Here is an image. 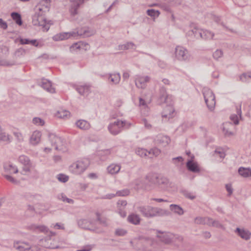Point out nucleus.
Listing matches in <instances>:
<instances>
[{"label":"nucleus","mask_w":251,"mask_h":251,"mask_svg":"<svg viewBox=\"0 0 251 251\" xmlns=\"http://www.w3.org/2000/svg\"><path fill=\"white\" fill-rule=\"evenodd\" d=\"M158 101L160 103H166L167 104L162 113L163 118L169 119L175 116V111L172 105V96L167 94L166 89L164 87H161L160 89Z\"/></svg>","instance_id":"obj_1"},{"label":"nucleus","mask_w":251,"mask_h":251,"mask_svg":"<svg viewBox=\"0 0 251 251\" xmlns=\"http://www.w3.org/2000/svg\"><path fill=\"white\" fill-rule=\"evenodd\" d=\"M94 31L88 27L82 28L77 30L76 32H64L56 34L53 37L54 41L63 40L67 39L71 37H75L76 35L82 36V37H88L94 34Z\"/></svg>","instance_id":"obj_2"},{"label":"nucleus","mask_w":251,"mask_h":251,"mask_svg":"<svg viewBox=\"0 0 251 251\" xmlns=\"http://www.w3.org/2000/svg\"><path fill=\"white\" fill-rule=\"evenodd\" d=\"M138 209L139 212L147 218L161 216L168 214V211L165 210L149 205L140 206Z\"/></svg>","instance_id":"obj_3"},{"label":"nucleus","mask_w":251,"mask_h":251,"mask_svg":"<svg viewBox=\"0 0 251 251\" xmlns=\"http://www.w3.org/2000/svg\"><path fill=\"white\" fill-rule=\"evenodd\" d=\"M202 93L208 109L212 111L214 110L216 104L214 94L209 88L206 87L202 88Z\"/></svg>","instance_id":"obj_4"},{"label":"nucleus","mask_w":251,"mask_h":251,"mask_svg":"<svg viewBox=\"0 0 251 251\" xmlns=\"http://www.w3.org/2000/svg\"><path fill=\"white\" fill-rule=\"evenodd\" d=\"M90 162L88 159L78 160L71 165L69 169L74 174L80 175L82 173L89 165Z\"/></svg>","instance_id":"obj_5"},{"label":"nucleus","mask_w":251,"mask_h":251,"mask_svg":"<svg viewBox=\"0 0 251 251\" xmlns=\"http://www.w3.org/2000/svg\"><path fill=\"white\" fill-rule=\"evenodd\" d=\"M35 10V14L32 16L33 25L36 26H44L46 23V20L42 8L38 5L36 6Z\"/></svg>","instance_id":"obj_6"},{"label":"nucleus","mask_w":251,"mask_h":251,"mask_svg":"<svg viewBox=\"0 0 251 251\" xmlns=\"http://www.w3.org/2000/svg\"><path fill=\"white\" fill-rule=\"evenodd\" d=\"M171 162L176 168L180 174L184 173L186 168L188 170V160L185 162L184 159L181 156L173 158Z\"/></svg>","instance_id":"obj_7"},{"label":"nucleus","mask_w":251,"mask_h":251,"mask_svg":"<svg viewBox=\"0 0 251 251\" xmlns=\"http://www.w3.org/2000/svg\"><path fill=\"white\" fill-rule=\"evenodd\" d=\"M126 126L125 121L117 120L112 123H110L108 126V128L109 132L113 135H117L119 133L123 127Z\"/></svg>","instance_id":"obj_8"},{"label":"nucleus","mask_w":251,"mask_h":251,"mask_svg":"<svg viewBox=\"0 0 251 251\" xmlns=\"http://www.w3.org/2000/svg\"><path fill=\"white\" fill-rule=\"evenodd\" d=\"M48 137L52 147H54L55 150L61 151L63 149V140L60 137L52 133L49 134Z\"/></svg>","instance_id":"obj_9"},{"label":"nucleus","mask_w":251,"mask_h":251,"mask_svg":"<svg viewBox=\"0 0 251 251\" xmlns=\"http://www.w3.org/2000/svg\"><path fill=\"white\" fill-rule=\"evenodd\" d=\"M150 77L148 76L137 75L135 78L136 86L142 89H144L147 86L146 83L149 82Z\"/></svg>","instance_id":"obj_10"},{"label":"nucleus","mask_w":251,"mask_h":251,"mask_svg":"<svg viewBox=\"0 0 251 251\" xmlns=\"http://www.w3.org/2000/svg\"><path fill=\"white\" fill-rule=\"evenodd\" d=\"M158 233L160 234L157 235V238H158L161 242L166 244L171 243L175 237V235L171 232L158 231Z\"/></svg>","instance_id":"obj_11"},{"label":"nucleus","mask_w":251,"mask_h":251,"mask_svg":"<svg viewBox=\"0 0 251 251\" xmlns=\"http://www.w3.org/2000/svg\"><path fill=\"white\" fill-rule=\"evenodd\" d=\"M19 162L24 165L23 171L25 173L29 172L30 168L32 166V164L29 158L24 155H22L19 157Z\"/></svg>","instance_id":"obj_12"},{"label":"nucleus","mask_w":251,"mask_h":251,"mask_svg":"<svg viewBox=\"0 0 251 251\" xmlns=\"http://www.w3.org/2000/svg\"><path fill=\"white\" fill-rule=\"evenodd\" d=\"M88 0H74L72 1L69 11L72 16H75L78 14V9L80 6Z\"/></svg>","instance_id":"obj_13"},{"label":"nucleus","mask_w":251,"mask_h":251,"mask_svg":"<svg viewBox=\"0 0 251 251\" xmlns=\"http://www.w3.org/2000/svg\"><path fill=\"white\" fill-rule=\"evenodd\" d=\"M234 232L242 239L246 241L249 240L251 237V232L243 228H241L237 227L235 230Z\"/></svg>","instance_id":"obj_14"},{"label":"nucleus","mask_w":251,"mask_h":251,"mask_svg":"<svg viewBox=\"0 0 251 251\" xmlns=\"http://www.w3.org/2000/svg\"><path fill=\"white\" fill-rule=\"evenodd\" d=\"M154 141L156 144L164 147L170 143L171 140L167 136L159 135L156 137Z\"/></svg>","instance_id":"obj_15"},{"label":"nucleus","mask_w":251,"mask_h":251,"mask_svg":"<svg viewBox=\"0 0 251 251\" xmlns=\"http://www.w3.org/2000/svg\"><path fill=\"white\" fill-rule=\"evenodd\" d=\"M189 157H191V159H189V172L195 173H200L201 171L200 166L197 162L193 160L194 156L193 155H191L190 152Z\"/></svg>","instance_id":"obj_16"},{"label":"nucleus","mask_w":251,"mask_h":251,"mask_svg":"<svg viewBox=\"0 0 251 251\" xmlns=\"http://www.w3.org/2000/svg\"><path fill=\"white\" fill-rule=\"evenodd\" d=\"M187 50L183 47L177 46L176 48V56L179 60H185L187 58Z\"/></svg>","instance_id":"obj_17"},{"label":"nucleus","mask_w":251,"mask_h":251,"mask_svg":"<svg viewBox=\"0 0 251 251\" xmlns=\"http://www.w3.org/2000/svg\"><path fill=\"white\" fill-rule=\"evenodd\" d=\"M55 233L52 232H50V234L48 237L45 238L44 240H42V242L44 241L45 243H42L43 246L46 248L49 249H55L57 248V246L55 245L53 243H52L51 236H54Z\"/></svg>","instance_id":"obj_18"},{"label":"nucleus","mask_w":251,"mask_h":251,"mask_svg":"<svg viewBox=\"0 0 251 251\" xmlns=\"http://www.w3.org/2000/svg\"><path fill=\"white\" fill-rule=\"evenodd\" d=\"M201 29L198 28L195 25H191L189 26V36L194 38L199 39L201 37Z\"/></svg>","instance_id":"obj_19"},{"label":"nucleus","mask_w":251,"mask_h":251,"mask_svg":"<svg viewBox=\"0 0 251 251\" xmlns=\"http://www.w3.org/2000/svg\"><path fill=\"white\" fill-rule=\"evenodd\" d=\"M41 135L39 131H34L30 138V143L34 146L37 145L41 141Z\"/></svg>","instance_id":"obj_20"},{"label":"nucleus","mask_w":251,"mask_h":251,"mask_svg":"<svg viewBox=\"0 0 251 251\" xmlns=\"http://www.w3.org/2000/svg\"><path fill=\"white\" fill-rule=\"evenodd\" d=\"M134 183L137 189H143L147 190H150L151 189V185L146 183L145 180L143 179H137L135 181Z\"/></svg>","instance_id":"obj_21"},{"label":"nucleus","mask_w":251,"mask_h":251,"mask_svg":"<svg viewBox=\"0 0 251 251\" xmlns=\"http://www.w3.org/2000/svg\"><path fill=\"white\" fill-rule=\"evenodd\" d=\"M169 184V181L168 178L159 175L158 179H157V182L156 183V185L165 189L168 187Z\"/></svg>","instance_id":"obj_22"},{"label":"nucleus","mask_w":251,"mask_h":251,"mask_svg":"<svg viewBox=\"0 0 251 251\" xmlns=\"http://www.w3.org/2000/svg\"><path fill=\"white\" fill-rule=\"evenodd\" d=\"M3 168L5 173L9 174H16L18 172V169L10 163L4 164Z\"/></svg>","instance_id":"obj_23"},{"label":"nucleus","mask_w":251,"mask_h":251,"mask_svg":"<svg viewBox=\"0 0 251 251\" xmlns=\"http://www.w3.org/2000/svg\"><path fill=\"white\" fill-rule=\"evenodd\" d=\"M78 226L82 228L86 229H93L92 222L87 219H81L78 221Z\"/></svg>","instance_id":"obj_24"},{"label":"nucleus","mask_w":251,"mask_h":251,"mask_svg":"<svg viewBox=\"0 0 251 251\" xmlns=\"http://www.w3.org/2000/svg\"><path fill=\"white\" fill-rule=\"evenodd\" d=\"M76 90L80 95L84 96H88L90 92V86L86 85L77 86Z\"/></svg>","instance_id":"obj_25"},{"label":"nucleus","mask_w":251,"mask_h":251,"mask_svg":"<svg viewBox=\"0 0 251 251\" xmlns=\"http://www.w3.org/2000/svg\"><path fill=\"white\" fill-rule=\"evenodd\" d=\"M159 175L154 173L149 174L146 176V180L147 181L148 183L156 185V183L157 182V179H158Z\"/></svg>","instance_id":"obj_26"},{"label":"nucleus","mask_w":251,"mask_h":251,"mask_svg":"<svg viewBox=\"0 0 251 251\" xmlns=\"http://www.w3.org/2000/svg\"><path fill=\"white\" fill-rule=\"evenodd\" d=\"M75 125L77 127L82 130H88L91 127L90 123L84 120H78Z\"/></svg>","instance_id":"obj_27"},{"label":"nucleus","mask_w":251,"mask_h":251,"mask_svg":"<svg viewBox=\"0 0 251 251\" xmlns=\"http://www.w3.org/2000/svg\"><path fill=\"white\" fill-rule=\"evenodd\" d=\"M41 86L49 92L51 93L55 92V89L52 87L51 83L50 81L44 80L42 81Z\"/></svg>","instance_id":"obj_28"},{"label":"nucleus","mask_w":251,"mask_h":251,"mask_svg":"<svg viewBox=\"0 0 251 251\" xmlns=\"http://www.w3.org/2000/svg\"><path fill=\"white\" fill-rule=\"evenodd\" d=\"M96 215L97 216V220L99 222V223L103 226L107 227L109 226L108 219L104 217H102L101 214L99 212H96Z\"/></svg>","instance_id":"obj_29"},{"label":"nucleus","mask_w":251,"mask_h":251,"mask_svg":"<svg viewBox=\"0 0 251 251\" xmlns=\"http://www.w3.org/2000/svg\"><path fill=\"white\" fill-rule=\"evenodd\" d=\"M170 209L174 213L180 216L183 215L184 213L183 209L177 204H171L170 205Z\"/></svg>","instance_id":"obj_30"},{"label":"nucleus","mask_w":251,"mask_h":251,"mask_svg":"<svg viewBox=\"0 0 251 251\" xmlns=\"http://www.w3.org/2000/svg\"><path fill=\"white\" fill-rule=\"evenodd\" d=\"M121 169V166L118 164H112L107 168L109 173L113 175L118 173Z\"/></svg>","instance_id":"obj_31"},{"label":"nucleus","mask_w":251,"mask_h":251,"mask_svg":"<svg viewBox=\"0 0 251 251\" xmlns=\"http://www.w3.org/2000/svg\"><path fill=\"white\" fill-rule=\"evenodd\" d=\"M201 37L200 38L204 40H211L213 38L214 34L207 30H201Z\"/></svg>","instance_id":"obj_32"},{"label":"nucleus","mask_w":251,"mask_h":251,"mask_svg":"<svg viewBox=\"0 0 251 251\" xmlns=\"http://www.w3.org/2000/svg\"><path fill=\"white\" fill-rule=\"evenodd\" d=\"M210 220H211V218L209 217H198L195 218V223L197 224L206 225L208 226V224L210 223Z\"/></svg>","instance_id":"obj_33"},{"label":"nucleus","mask_w":251,"mask_h":251,"mask_svg":"<svg viewBox=\"0 0 251 251\" xmlns=\"http://www.w3.org/2000/svg\"><path fill=\"white\" fill-rule=\"evenodd\" d=\"M238 173L240 176L244 177H248L251 176V170L249 168L240 167L238 169Z\"/></svg>","instance_id":"obj_34"},{"label":"nucleus","mask_w":251,"mask_h":251,"mask_svg":"<svg viewBox=\"0 0 251 251\" xmlns=\"http://www.w3.org/2000/svg\"><path fill=\"white\" fill-rule=\"evenodd\" d=\"M108 79L113 84H117L121 80V76L119 73L109 74Z\"/></svg>","instance_id":"obj_35"},{"label":"nucleus","mask_w":251,"mask_h":251,"mask_svg":"<svg viewBox=\"0 0 251 251\" xmlns=\"http://www.w3.org/2000/svg\"><path fill=\"white\" fill-rule=\"evenodd\" d=\"M127 219L129 222L134 225L139 224L140 221L139 217L137 215L134 214H132L129 215Z\"/></svg>","instance_id":"obj_36"},{"label":"nucleus","mask_w":251,"mask_h":251,"mask_svg":"<svg viewBox=\"0 0 251 251\" xmlns=\"http://www.w3.org/2000/svg\"><path fill=\"white\" fill-rule=\"evenodd\" d=\"M28 244L26 243H22L19 245V243H14L13 247L19 251H27Z\"/></svg>","instance_id":"obj_37"},{"label":"nucleus","mask_w":251,"mask_h":251,"mask_svg":"<svg viewBox=\"0 0 251 251\" xmlns=\"http://www.w3.org/2000/svg\"><path fill=\"white\" fill-rule=\"evenodd\" d=\"M11 17L12 19L15 21L17 24L18 25H22V20L21 18V16L20 14L17 12H12L11 14Z\"/></svg>","instance_id":"obj_38"},{"label":"nucleus","mask_w":251,"mask_h":251,"mask_svg":"<svg viewBox=\"0 0 251 251\" xmlns=\"http://www.w3.org/2000/svg\"><path fill=\"white\" fill-rule=\"evenodd\" d=\"M213 155L215 157H219L220 159H223L225 157L226 154L223 149L219 148L215 150Z\"/></svg>","instance_id":"obj_39"},{"label":"nucleus","mask_w":251,"mask_h":251,"mask_svg":"<svg viewBox=\"0 0 251 251\" xmlns=\"http://www.w3.org/2000/svg\"><path fill=\"white\" fill-rule=\"evenodd\" d=\"M240 79L243 82H249L251 80V72L242 74L240 76Z\"/></svg>","instance_id":"obj_40"},{"label":"nucleus","mask_w":251,"mask_h":251,"mask_svg":"<svg viewBox=\"0 0 251 251\" xmlns=\"http://www.w3.org/2000/svg\"><path fill=\"white\" fill-rule=\"evenodd\" d=\"M209 223H210L208 224V226H213L222 229L225 228L224 226L221 224L219 221L214 220L211 218V220H210Z\"/></svg>","instance_id":"obj_41"},{"label":"nucleus","mask_w":251,"mask_h":251,"mask_svg":"<svg viewBox=\"0 0 251 251\" xmlns=\"http://www.w3.org/2000/svg\"><path fill=\"white\" fill-rule=\"evenodd\" d=\"M136 153L141 157H148L149 158H152L151 156H150V152L147 150L144 149H139L137 150Z\"/></svg>","instance_id":"obj_42"},{"label":"nucleus","mask_w":251,"mask_h":251,"mask_svg":"<svg viewBox=\"0 0 251 251\" xmlns=\"http://www.w3.org/2000/svg\"><path fill=\"white\" fill-rule=\"evenodd\" d=\"M70 113L69 111L64 110H61L58 111L56 114V116L61 119H64L67 118L70 116Z\"/></svg>","instance_id":"obj_43"},{"label":"nucleus","mask_w":251,"mask_h":251,"mask_svg":"<svg viewBox=\"0 0 251 251\" xmlns=\"http://www.w3.org/2000/svg\"><path fill=\"white\" fill-rule=\"evenodd\" d=\"M147 14L150 17L155 18L158 17L160 15V13L158 10H155L153 9H148L147 11Z\"/></svg>","instance_id":"obj_44"},{"label":"nucleus","mask_w":251,"mask_h":251,"mask_svg":"<svg viewBox=\"0 0 251 251\" xmlns=\"http://www.w3.org/2000/svg\"><path fill=\"white\" fill-rule=\"evenodd\" d=\"M228 126H232L231 124L229 123H226L224 125V126L223 127V131H224L225 135L229 136L233 135V132L228 130L229 129V128L228 127Z\"/></svg>","instance_id":"obj_45"},{"label":"nucleus","mask_w":251,"mask_h":251,"mask_svg":"<svg viewBox=\"0 0 251 251\" xmlns=\"http://www.w3.org/2000/svg\"><path fill=\"white\" fill-rule=\"evenodd\" d=\"M0 141L10 142V139L9 135L6 134L5 132L2 130L0 133Z\"/></svg>","instance_id":"obj_46"},{"label":"nucleus","mask_w":251,"mask_h":251,"mask_svg":"<svg viewBox=\"0 0 251 251\" xmlns=\"http://www.w3.org/2000/svg\"><path fill=\"white\" fill-rule=\"evenodd\" d=\"M149 152H150V156H151L152 158L153 156H157L161 153V151L157 148H154L151 149Z\"/></svg>","instance_id":"obj_47"},{"label":"nucleus","mask_w":251,"mask_h":251,"mask_svg":"<svg viewBox=\"0 0 251 251\" xmlns=\"http://www.w3.org/2000/svg\"><path fill=\"white\" fill-rule=\"evenodd\" d=\"M32 123L37 126H43L45 124V122L42 119L38 118V117H35L32 120Z\"/></svg>","instance_id":"obj_48"},{"label":"nucleus","mask_w":251,"mask_h":251,"mask_svg":"<svg viewBox=\"0 0 251 251\" xmlns=\"http://www.w3.org/2000/svg\"><path fill=\"white\" fill-rule=\"evenodd\" d=\"M135 46L132 42H128L125 44L122 45L120 46L121 50H128L129 49H133Z\"/></svg>","instance_id":"obj_49"},{"label":"nucleus","mask_w":251,"mask_h":251,"mask_svg":"<svg viewBox=\"0 0 251 251\" xmlns=\"http://www.w3.org/2000/svg\"><path fill=\"white\" fill-rule=\"evenodd\" d=\"M32 229L34 230H38L42 232H47V228L44 226H32Z\"/></svg>","instance_id":"obj_50"},{"label":"nucleus","mask_w":251,"mask_h":251,"mask_svg":"<svg viewBox=\"0 0 251 251\" xmlns=\"http://www.w3.org/2000/svg\"><path fill=\"white\" fill-rule=\"evenodd\" d=\"M4 177L9 181L14 184H18L20 183V181L16 179H15L12 176H10L8 175H3Z\"/></svg>","instance_id":"obj_51"},{"label":"nucleus","mask_w":251,"mask_h":251,"mask_svg":"<svg viewBox=\"0 0 251 251\" xmlns=\"http://www.w3.org/2000/svg\"><path fill=\"white\" fill-rule=\"evenodd\" d=\"M129 194V190L127 189L118 191L116 192L117 196H126L128 195Z\"/></svg>","instance_id":"obj_52"},{"label":"nucleus","mask_w":251,"mask_h":251,"mask_svg":"<svg viewBox=\"0 0 251 251\" xmlns=\"http://www.w3.org/2000/svg\"><path fill=\"white\" fill-rule=\"evenodd\" d=\"M15 64L14 62H9L5 59H2L0 58V66H11Z\"/></svg>","instance_id":"obj_53"},{"label":"nucleus","mask_w":251,"mask_h":251,"mask_svg":"<svg viewBox=\"0 0 251 251\" xmlns=\"http://www.w3.org/2000/svg\"><path fill=\"white\" fill-rule=\"evenodd\" d=\"M59 199L61 200L64 202H66L68 203H73L74 201L73 200L68 198L65 195L61 194L59 197Z\"/></svg>","instance_id":"obj_54"},{"label":"nucleus","mask_w":251,"mask_h":251,"mask_svg":"<svg viewBox=\"0 0 251 251\" xmlns=\"http://www.w3.org/2000/svg\"><path fill=\"white\" fill-rule=\"evenodd\" d=\"M58 180L62 182H66L69 179V177L63 174H59L57 176Z\"/></svg>","instance_id":"obj_55"},{"label":"nucleus","mask_w":251,"mask_h":251,"mask_svg":"<svg viewBox=\"0 0 251 251\" xmlns=\"http://www.w3.org/2000/svg\"><path fill=\"white\" fill-rule=\"evenodd\" d=\"M25 50L23 48H20L17 50L15 52V55L18 57H20L22 55H25Z\"/></svg>","instance_id":"obj_56"},{"label":"nucleus","mask_w":251,"mask_h":251,"mask_svg":"<svg viewBox=\"0 0 251 251\" xmlns=\"http://www.w3.org/2000/svg\"><path fill=\"white\" fill-rule=\"evenodd\" d=\"M222 55H223V51L220 50H216L213 53V54L214 58L216 59H218L219 58L222 57Z\"/></svg>","instance_id":"obj_57"},{"label":"nucleus","mask_w":251,"mask_h":251,"mask_svg":"<svg viewBox=\"0 0 251 251\" xmlns=\"http://www.w3.org/2000/svg\"><path fill=\"white\" fill-rule=\"evenodd\" d=\"M117 204L118 205L119 210H122L123 208H124L127 204V202L125 200H119Z\"/></svg>","instance_id":"obj_58"},{"label":"nucleus","mask_w":251,"mask_h":251,"mask_svg":"<svg viewBox=\"0 0 251 251\" xmlns=\"http://www.w3.org/2000/svg\"><path fill=\"white\" fill-rule=\"evenodd\" d=\"M14 135L19 142L21 143L24 141V137L21 133L14 132Z\"/></svg>","instance_id":"obj_59"},{"label":"nucleus","mask_w":251,"mask_h":251,"mask_svg":"<svg viewBox=\"0 0 251 251\" xmlns=\"http://www.w3.org/2000/svg\"><path fill=\"white\" fill-rule=\"evenodd\" d=\"M27 251H40V249L36 246H30L28 244Z\"/></svg>","instance_id":"obj_60"},{"label":"nucleus","mask_w":251,"mask_h":251,"mask_svg":"<svg viewBox=\"0 0 251 251\" xmlns=\"http://www.w3.org/2000/svg\"><path fill=\"white\" fill-rule=\"evenodd\" d=\"M231 121L233 122L234 125H237L239 123L238 117L236 115H232L230 117Z\"/></svg>","instance_id":"obj_61"},{"label":"nucleus","mask_w":251,"mask_h":251,"mask_svg":"<svg viewBox=\"0 0 251 251\" xmlns=\"http://www.w3.org/2000/svg\"><path fill=\"white\" fill-rule=\"evenodd\" d=\"M126 233V231L122 229H117L115 231V234L118 236H124Z\"/></svg>","instance_id":"obj_62"},{"label":"nucleus","mask_w":251,"mask_h":251,"mask_svg":"<svg viewBox=\"0 0 251 251\" xmlns=\"http://www.w3.org/2000/svg\"><path fill=\"white\" fill-rule=\"evenodd\" d=\"M111 153V151L110 149H107L104 150H102L99 151V155H109Z\"/></svg>","instance_id":"obj_63"},{"label":"nucleus","mask_w":251,"mask_h":251,"mask_svg":"<svg viewBox=\"0 0 251 251\" xmlns=\"http://www.w3.org/2000/svg\"><path fill=\"white\" fill-rule=\"evenodd\" d=\"M142 123L143 124H144L145 126L146 127V128H147V129H151V124H150L148 121H147V119H143L142 120Z\"/></svg>","instance_id":"obj_64"}]
</instances>
